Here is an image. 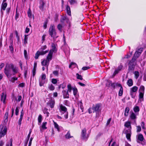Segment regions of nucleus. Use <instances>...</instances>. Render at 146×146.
<instances>
[{"label": "nucleus", "mask_w": 146, "mask_h": 146, "mask_svg": "<svg viewBox=\"0 0 146 146\" xmlns=\"http://www.w3.org/2000/svg\"><path fill=\"white\" fill-rule=\"evenodd\" d=\"M49 34L51 37L53 38H56L57 36H56V32L54 26H51L49 29Z\"/></svg>", "instance_id": "1"}, {"label": "nucleus", "mask_w": 146, "mask_h": 146, "mask_svg": "<svg viewBox=\"0 0 146 146\" xmlns=\"http://www.w3.org/2000/svg\"><path fill=\"white\" fill-rule=\"evenodd\" d=\"M138 89V88L136 86H134L130 88V94L132 98H135Z\"/></svg>", "instance_id": "2"}, {"label": "nucleus", "mask_w": 146, "mask_h": 146, "mask_svg": "<svg viewBox=\"0 0 146 146\" xmlns=\"http://www.w3.org/2000/svg\"><path fill=\"white\" fill-rule=\"evenodd\" d=\"M88 135L86 133V130L84 128L82 130L81 132V138L83 140H86L88 137Z\"/></svg>", "instance_id": "3"}, {"label": "nucleus", "mask_w": 146, "mask_h": 146, "mask_svg": "<svg viewBox=\"0 0 146 146\" xmlns=\"http://www.w3.org/2000/svg\"><path fill=\"white\" fill-rule=\"evenodd\" d=\"M11 64H7L5 68V73L7 76H9L11 72Z\"/></svg>", "instance_id": "4"}, {"label": "nucleus", "mask_w": 146, "mask_h": 146, "mask_svg": "<svg viewBox=\"0 0 146 146\" xmlns=\"http://www.w3.org/2000/svg\"><path fill=\"white\" fill-rule=\"evenodd\" d=\"M3 126L1 125L0 126V138L2 137L3 136L6 134L7 132V128L5 127L3 130L2 129L3 128Z\"/></svg>", "instance_id": "5"}, {"label": "nucleus", "mask_w": 146, "mask_h": 146, "mask_svg": "<svg viewBox=\"0 0 146 146\" xmlns=\"http://www.w3.org/2000/svg\"><path fill=\"white\" fill-rule=\"evenodd\" d=\"M46 77V76L45 74H43L42 75L41 78L39 81V84L40 86H43L45 84Z\"/></svg>", "instance_id": "6"}, {"label": "nucleus", "mask_w": 146, "mask_h": 146, "mask_svg": "<svg viewBox=\"0 0 146 146\" xmlns=\"http://www.w3.org/2000/svg\"><path fill=\"white\" fill-rule=\"evenodd\" d=\"M47 105L52 108H54L55 104V101L53 99H51L47 103Z\"/></svg>", "instance_id": "7"}, {"label": "nucleus", "mask_w": 146, "mask_h": 146, "mask_svg": "<svg viewBox=\"0 0 146 146\" xmlns=\"http://www.w3.org/2000/svg\"><path fill=\"white\" fill-rule=\"evenodd\" d=\"M125 133L126 134V137L127 139L129 140L130 141L131 134V129H128V130H126L125 131Z\"/></svg>", "instance_id": "8"}, {"label": "nucleus", "mask_w": 146, "mask_h": 146, "mask_svg": "<svg viewBox=\"0 0 146 146\" xmlns=\"http://www.w3.org/2000/svg\"><path fill=\"white\" fill-rule=\"evenodd\" d=\"M100 107V105L98 104H96L93 106L92 108V110H93V112H100L99 108Z\"/></svg>", "instance_id": "9"}, {"label": "nucleus", "mask_w": 146, "mask_h": 146, "mask_svg": "<svg viewBox=\"0 0 146 146\" xmlns=\"http://www.w3.org/2000/svg\"><path fill=\"white\" fill-rule=\"evenodd\" d=\"M123 66L121 64L119 65L117 68L115 70L113 74L115 75L116 74L118 73L119 72L123 69Z\"/></svg>", "instance_id": "10"}, {"label": "nucleus", "mask_w": 146, "mask_h": 146, "mask_svg": "<svg viewBox=\"0 0 146 146\" xmlns=\"http://www.w3.org/2000/svg\"><path fill=\"white\" fill-rule=\"evenodd\" d=\"M49 62L46 60H44L41 62V64L42 66H46L47 67V69H48V66L49 64Z\"/></svg>", "instance_id": "11"}, {"label": "nucleus", "mask_w": 146, "mask_h": 146, "mask_svg": "<svg viewBox=\"0 0 146 146\" xmlns=\"http://www.w3.org/2000/svg\"><path fill=\"white\" fill-rule=\"evenodd\" d=\"M52 49L50 50L49 52L52 54H53V52H56L57 49L56 48L55 44L53 43H52Z\"/></svg>", "instance_id": "12"}, {"label": "nucleus", "mask_w": 146, "mask_h": 146, "mask_svg": "<svg viewBox=\"0 0 146 146\" xmlns=\"http://www.w3.org/2000/svg\"><path fill=\"white\" fill-rule=\"evenodd\" d=\"M11 68L12 69L13 72V75L17 73L18 72V68L16 67H14V65L12 64H11Z\"/></svg>", "instance_id": "13"}, {"label": "nucleus", "mask_w": 146, "mask_h": 146, "mask_svg": "<svg viewBox=\"0 0 146 146\" xmlns=\"http://www.w3.org/2000/svg\"><path fill=\"white\" fill-rule=\"evenodd\" d=\"M7 4L6 3H2L1 4V13L2 14H3V12L2 11V10L4 11L5 10L6 7H7Z\"/></svg>", "instance_id": "14"}, {"label": "nucleus", "mask_w": 146, "mask_h": 146, "mask_svg": "<svg viewBox=\"0 0 146 146\" xmlns=\"http://www.w3.org/2000/svg\"><path fill=\"white\" fill-rule=\"evenodd\" d=\"M6 98V95L3 93H2L1 95V101H2L3 103L5 104V100Z\"/></svg>", "instance_id": "15"}, {"label": "nucleus", "mask_w": 146, "mask_h": 146, "mask_svg": "<svg viewBox=\"0 0 146 146\" xmlns=\"http://www.w3.org/2000/svg\"><path fill=\"white\" fill-rule=\"evenodd\" d=\"M63 95V97L64 98H69V95L68 91L64 90L62 91Z\"/></svg>", "instance_id": "16"}, {"label": "nucleus", "mask_w": 146, "mask_h": 146, "mask_svg": "<svg viewBox=\"0 0 146 146\" xmlns=\"http://www.w3.org/2000/svg\"><path fill=\"white\" fill-rule=\"evenodd\" d=\"M40 5L39 8L41 10H43L44 6V0H40Z\"/></svg>", "instance_id": "17"}, {"label": "nucleus", "mask_w": 146, "mask_h": 146, "mask_svg": "<svg viewBox=\"0 0 146 146\" xmlns=\"http://www.w3.org/2000/svg\"><path fill=\"white\" fill-rule=\"evenodd\" d=\"M53 54L49 52L46 57V60L49 61L52 59Z\"/></svg>", "instance_id": "18"}, {"label": "nucleus", "mask_w": 146, "mask_h": 146, "mask_svg": "<svg viewBox=\"0 0 146 146\" xmlns=\"http://www.w3.org/2000/svg\"><path fill=\"white\" fill-rule=\"evenodd\" d=\"M60 111H63L65 112H66L67 111V109L65 106H63L62 105H61L60 106Z\"/></svg>", "instance_id": "19"}, {"label": "nucleus", "mask_w": 146, "mask_h": 146, "mask_svg": "<svg viewBox=\"0 0 146 146\" xmlns=\"http://www.w3.org/2000/svg\"><path fill=\"white\" fill-rule=\"evenodd\" d=\"M68 1L71 5L76 4L77 3V0H68Z\"/></svg>", "instance_id": "20"}, {"label": "nucleus", "mask_w": 146, "mask_h": 146, "mask_svg": "<svg viewBox=\"0 0 146 146\" xmlns=\"http://www.w3.org/2000/svg\"><path fill=\"white\" fill-rule=\"evenodd\" d=\"M134 67L133 64H129L128 69L129 72H132L133 71L134 69Z\"/></svg>", "instance_id": "21"}, {"label": "nucleus", "mask_w": 146, "mask_h": 146, "mask_svg": "<svg viewBox=\"0 0 146 146\" xmlns=\"http://www.w3.org/2000/svg\"><path fill=\"white\" fill-rule=\"evenodd\" d=\"M127 84L128 86L130 87L132 86L133 85V81L131 79H129L127 81Z\"/></svg>", "instance_id": "22"}, {"label": "nucleus", "mask_w": 146, "mask_h": 146, "mask_svg": "<svg viewBox=\"0 0 146 146\" xmlns=\"http://www.w3.org/2000/svg\"><path fill=\"white\" fill-rule=\"evenodd\" d=\"M66 10L68 14L70 16H71V12L69 6L67 5L66 7Z\"/></svg>", "instance_id": "23"}, {"label": "nucleus", "mask_w": 146, "mask_h": 146, "mask_svg": "<svg viewBox=\"0 0 146 146\" xmlns=\"http://www.w3.org/2000/svg\"><path fill=\"white\" fill-rule=\"evenodd\" d=\"M13 41L12 40H11L10 45L9 46V50L11 52H13Z\"/></svg>", "instance_id": "24"}, {"label": "nucleus", "mask_w": 146, "mask_h": 146, "mask_svg": "<svg viewBox=\"0 0 146 146\" xmlns=\"http://www.w3.org/2000/svg\"><path fill=\"white\" fill-rule=\"evenodd\" d=\"M129 111V109L128 107H127L126 108L125 111V113L124 115L125 116H127L128 115V113Z\"/></svg>", "instance_id": "25"}, {"label": "nucleus", "mask_w": 146, "mask_h": 146, "mask_svg": "<svg viewBox=\"0 0 146 146\" xmlns=\"http://www.w3.org/2000/svg\"><path fill=\"white\" fill-rule=\"evenodd\" d=\"M72 90L73 91V94L75 97L77 96V93L78 92V90L76 88H72Z\"/></svg>", "instance_id": "26"}, {"label": "nucleus", "mask_w": 146, "mask_h": 146, "mask_svg": "<svg viewBox=\"0 0 146 146\" xmlns=\"http://www.w3.org/2000/svg\"><path fill=\"white\" fill-rule=\"evenodd\" d=\"M48 51V50L43 51L41 50V51H39V53L40 55H44L47 53Z\"/></svg>", "instance_id": "27"}, {"label": "nucleus", "mask_w": 146, "mask_h": 146, "mask_svg": "<svg viewBox=\"0 0 146 146\" xmlns=\"http://www.w3.org/2000/svg\"><path fill=\"white\" fill-rule=\"evenodd\" d=\"M130 118L132 119H136V117L135 114L133 112H132L130 116Z\"/></svg>", "instance_id": "28"}, {"label": "nucleus", "mask_w": 146, "mask_h": 146, "mask_svg": "<svg viewBox=\"0 0 146 146\" xmlns=\"http://www.w3.org/2000/svg\"><path fill=\"white\" fill-rule=\"evenodd\" d=\"M55 127L56 128L58 131H60V128L59 127L58 125L56 123V122L53 121Z\"/></svg>", "instance_id": "29"}, {"label": "nucleus", "mask_w": 146, "mask_h": 146, "mask_svg": "<svg viewBox=\"0 0 146 146\" xmlns=\"http://www.w3.org/2000/svg\"><path fill=\"white\" fill-rule=\"evenodd\" d=\"M48 88L50 90L52 91L54 90L55 88L54 86L52 84H49Z\"/></svg>", "instance_id": "30"}, {"label": "nucleus", "mask_w": 146, "mask_h": 146, "mask_svg": "<svg viewBox=\"0 0 146 146\" xmlns=\"http://www.w3.org/2000/svg\"><path fill=\"white\" fill-rule=\"evenodd\" d=\"M111 81L110 80H107L106 83V86L107 87H110L111 84Z\"/></svg>", "instance_id": "31"}, {"label": "nucleus", "mask_w": 146, "mask_h": 146, "mask_svg": "<svg viewBox=\"0 0 146 146\" xmlns=\"http://www.w3.org/2000/svg\"><path fill=\"white\" fill-rule=\"evenodd\" d=\"M134 74L135 75V78L136 79H137L139 76V73L137 71H136L134 72Z\"/></svg>", "instance_id": "32"}, {"label": "nucleus", "mask_w": 146, "mask_h": 146, "mask_svg": "<svg viewBox=\"0 0 146 146\" xmlns=\"http://www.w3.org/2000/svg\"><path fill=\"white\" fill-rule=\"evenodd\" d=\"M140 54H141L138 51H136L134 55V56L136 58H137Z\"/></svg>", "instance_id": "33"}, {"label": "nucleus", "mask_w": 146, "mask_h": 146, "mask_svg": "<svg viewBox=\"0 0 146 146\" xmlns=\"http://www.w3.org/2000/svg\"><path fill=\"white\" fill-rule=\"evenodd\" d=\"M68 92H71L72 88L71 85L70 84H69L68 85Z\"/></svg>", "instance_id": "34"}, {"label": "nucleus", "mask_w": 146, "mask_h": 146, "mask_svg": "<svg viewBox=\"0 0 146 146\" xmlns=\"http://www.w3.org/2000/svg\"><path fill=\"white\" fill-rule=\"evenodd\" d=\"M48 109L46 108H44L43 109V112L44 114L46 113L47 114V116H48L49 114V112L48 111Z\"/></svg>", "instance_id": "35"}, {"label": "nucleus", "mask_w": 146, "mask_h": 146, "mask_svg": "<svg viewBox=\"0 0 146 146\" xmlns=\"http://www.w3.org/2000/svg\"><path fill=\"white\" fill-rule=\"evenodd\" d=\"M123 93V88H121L120 89L119 92V96H122Z\"/></svg>", "instance_id": "36"}, {"label": "nucleus", "mask_w": 146, "mask_h": 146, "mask_svg": "<svg viewBox=\"0 0 146 146\" xmlns=\"http://www.w3.org/2000/svg\"><path fill=\"white\" fill-rule=\"evenodd\" d=\"M125 126L127 128H129V127H130V128H131V123L129 122H126L125 124Z\"/></svg>", "instance_id": "37"}, {"label": "nucleus", "mask_w": 146, "mask_h": 146, "mask_svg": "<svg viewBox=\"0 0 146 146\" xmlns=\"http://www.w3.org/2000/svg\"><path fill=\"white\" fill-rule=\"evenodd\" d=\"M138 139L141 141H143V135L142 134H139V135Z\"/></svg>", "instance_id": "38"}, {"label": "nucleus", "mask_w": 146, "mask_h": 146, "mask_svg": "<svg viewBox=\"0 0 146 146\" xmlns=\"http://www.w3.org/2000/svg\"><path fill=\"white\" fill-rule=\"evenodd\" d=\"M27 35H25V38H24V44L25 45L27 43V39L28 37H27Z\"/></svg>", "instance_id": "39"}, {"label": "nucleus", "mask_w": 146, "mask_h": 146, "mask_svg": "<svg viewBox=\"0 0 146 146\" xmlns=\"http://www.w3.org/2000/svg\"><path fill=\"white\" fill-rule=\"evenodd\" d=\"M65 137L66 139H69L71 138L72 136H71L70 135V134L69 131H68L66 134L65 135Z\"/></svg>", "instance_id": "40"}, {"label": "nucleus", "mask_w": 146, "mask_h": 146, "mask_svg": "<svg viewBox=\"0 0 146 146\" xmlns=\"http://www.w3.org/2000/svg\"><path fill=\"white\" fill-rule=\"evenodd\" d=\"M53 74L56 76H58L59 75V71L58 70H55L53 72Z\"/></svg>", "instance_id": "41"}, {"label": "nucleus", "mask_w": 146, "mask_h": 146, "mask_svg": "<svg viewBox=\"0 0 146 146\" xmlns=\"http://www.w3.org/2000/svg\"><path fill=\"white\" fill-rule=\"evenodd\" d=\"M47 124L46 122H43L42 126V128L43 129H47V127H46V125Z\"/></svg>", "instance_id": "42"}, {"label": "nucleus", "mask_w": 146, "mask_h": 146, "mask_svg": "<svg viewBox=\"0 0 146 146\" xmlns=\"http://www.w3.org/2000/svg\"><path fill=\"white\" fill-rule=\"evenodd\" d=\"M144 89L145 88L144 86H141L139 90L140 92H142L143 93H144Z\"/></svg>", "instance_id": "43"}, {"label": "nucleus", "mask_w": 146, "mask_h": 146, "mask_svg": "<svg viewBox=\"0 0 146 146\" xmlns=\"http://www.w3.org/2000/svg\"><path fill=\"white\" fill-rule=\"evenodd\" d=\"M133 110L134 112H138L139 111V107L136 106L134 107L133 109Z\"/></svg>", "instance_id": "44"}, {"label": "nucleus", "mask_w": 146, "mask_h": 146, "mask_svg": "<svg viewBox=\"0 0 146 146\" xmlns=\"http://www.w3.org/2000/svg\"><path fill=\"white\" fill-rule=\"evenodd\" d=\"M62 26L60 24H58L57 26L58 29L60 31H62Z\"/></svg>", "instance_id": "45"}, {"label": "nucleus", "mask_w": 146, "mask_h": 146, "mask_svg": "<svg viewBox=\"0 0 146 146\" xmlns=\"http://www.w3.org/2000/svg\"><path fill=\"white\" fill-rule=\"evenodd\" d=\"M77 75V78L78 79L80 80H82V78L81 75H79L77 73L76 74Z\"/></svg>", "instance_id": "46"}, {"label": "nucleus", "mask_w": 146, "mask_h": 146, "mask_svg": "<svg viewBox=\"0 0 146 146\" xmlns=\"http://www.w3.org/2000/svg\"><path fill=\"white\" fill-rule=\"evenodd\" d=\"M66 17H62L60 19V22L62 23H63L64 21L66 20Z\"/></svg>", "instance_id": "47"}, {"label": "nucleus", "mask_w": 146, "mask_h": 146, "mask_svg": "<svg viewBox=\"0 0 146 146\" xmlns=\"http://www.w3.org/2000/svg\"><path fill=\"white\" fill-rule=\"evenodd\" d=\"M40 55L39 53V51H38L35 54V59H37Z\"/></svg>", "instance_id": "48"}, {"label": "nucleus", "mask_w": 146, "mask_h": 146, "mask_svg": "<svg viewBox=\"0 0 146 146\" xmlns=\"http://www.w3.org/2000/svg\"><path fill=\"white\" fill-rule=\"evenodd\" d=\"M144 93L142 92H140L139 94V98H143V97Z\"/></svg>", "instance_id": "49"}, {"label": "nucleus", "mask_w": 146, "mask_h": 146, "mask_svg": "<svg viewBox=\"0 0 146 146\" xmlns=\"http://www.w3.org/2000/svg\"><path fill=\"white\" fill-rule=\"evenodd\" d=\"M42 115H39L38 118V121L39 123H40L42 121Z\"/></svg>", "instance_id": "50"}, {"label": "nucleus", "mask_w": 146, "mask_h": 146, "mask_svg": "<svg viewBox=\"0 0 146 146\" xmlns=\"http://www.w3.org/2000/svg\"><path fill=\"white\" fill-rule=\"evenodd\" d=\"M28 17L29 18H31L32 14H31V11L30 9H29V11H28Z\"/></svg>", "instance_id": "51"}, {"label": "nucleus", "mask_w": 146, "mask_h": 146, "mask_svg": "<svg viewBox=\"0 0 146 146\" xmlns=\"http://www.w3.org/2000/svg\"><path fill=\"white\" fill-rule=\"evenodd\" d=\"M48 23V20H46L44 22V24L43 27L44 29L46 28L47 27V25Z\"/></svg>", "instance_id": "52"}, {"label": "nucleus", "mask_w": 146, "mask_h": 146, "mask_svg": "<svg viewBox=\"0 0 146 146\" xmlns=\"http://www.w3.org/2000/svg\"><path fill=\"white\" fill-rule=\"evenodd\" d=\"M57 80L56 79L53 78L52 79V82L53 84H56L57 83Z\"/></svg>", "instance_id": "53"}, {"label": "nucleus", "mask_w": 146, "mask_h": 146, "mask_svg": "<svg viewBox=\"0 0 146 146\" xmlns=\"http://www.w3.org/2000/svg\"><path fill=\"white\" fill-rule=\"evenodd\" d=\"M24 55L25 58H27V52L26 50H24Z\"/></svg>", "instance_id": "54"}, {"label": "nucleus", "mask_w": 146, "mask_h": 146, "mask_svg": "<svg viewBox=\"0 0 146 146\" xmlns=\"http://www.w3.org/2000/svg\"><path fill=\"white\" fill-rule=\"evenodd\" d=\"M65 113L64 115V117L66 119H67L68 117V112H65Z\"/></svg>", "instance_id": "55"}, {"label": "nucleus", "mask_w": 146, "mask_h": 146, "mask_svg": "<svg viewBox=\"0 0 146 146\" xmlns=\"http://www.w3.org/2000/svg\"><path fill=\"white\" fill-rule=\"evenodd\" d=\"M115 86L116 83H111L110 86L112 88H113V89H114L115 88Z\"/></svg>", "instance_id": "56"}, {"label": "nucleus", "mask_w": 146, "mask_h": 146, "mask_svg": "<svg viewBox=\"0 0 146 146\" xmlns=\"http://www.w3.org/2000/svg\"><path fill=\"white\" fill-rule=\"evenodd\" d=\"M23 117H20V118L19 120V122H18V124H19V125H20L21 124V121L23 119Z\"/></svg>", "instance_id": "57"}, {"label": "nucleus", "mask_w": 146, "mask_h": 146, "mask_svg": "<svg viewBox=\"0 0 146 146\" xmlns=\"http://www.w3.org/2000/svg\"><path fill=\"white\" fill-rule=\"evenodd\" d=\"M19 110L18 107H17L15 110V114L17 115L19 114Z\"/></svg>", "instance_id": "58"}, {"label": "nucleus", "mask_w": 146, "mask_h": 146, "mask_svg": "<svg viewBox=\"0 0 146 146\" xmlns=\"http://www.w3.org/2000/svg\"><path fill=\"white\" fill-rule=\"evenodd\" d=\"M141 130V127L140 126H137V132H139Z\"/></svg>", "instance_id": "59"}, {"label": "nucleus", "mask_w": 146, "mask_h": 146, "mask_svg": "<svg viewBox=\"0 0 146 146\" xmlns=\"http://www.w3.org/2000/svg\"><path fill=\"white\" fill-rule=\"evenodd\" d=\"M90 68V67L89 66H85V67H83L82 69L83 70H87V69H88Z\"/></svg>", "instance_id": "60"}, {"label": "nucleus", "mask_w": 146, "mask_h": 146, "mask_svg": "<svg viewBox=\"0 0 146 146\" xmlns=\"http://www.w3.org/2000/svg\"><path fill=\"white\" fill-rule=\"evenodd\" d=\"M17 78L16 77H13L11 78V81L13 82H14L15 81L17 80Z\"/></svg>", "instance_id": "61"}, {"label": "nucleus", "mask_w": 146, "mask_h": 146, "mask_svg": "<svg viewBox=\"0 0 146 146\" xmlns=\"http://www.w3.org/2000/svg\"><path fill=\"white\" fill-rule=\"evenodd\" d=\"M47 48L46 45H44L42 46L40 48L41 50H45Z\"/></svg>", "instance_id": "62"}, {"label": "nucleus", "mask_w": 146, "mask_h": 146, "mask_svg": "<svg viewBox=\"0 0 146 146\" xmlns=\"http://www.w3.org/2000/svg\"><path fill=\"white\" fill-rule=\"evenodd\" d=\"M65 20L66 21V22L67 23L69 24V25L70 26V21L69 19L66 17V19Z\"/></svg>", "instance_id": "63"}, {"label": "nucleus", "mask_w": 146, "mask_h": 146, "mask_svg": "<svg viewBox=\"0 0 146 146\" xmlns=\"http://www.w3.org/2000/svg\"><path fill=\"white\" fill-rule=\"evenodd\" d=\"M96 118H98L99 116V115H100V112H96Z\"/></svg>", "instance_id": "64"}]
</instances>
